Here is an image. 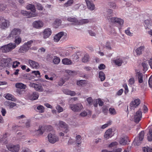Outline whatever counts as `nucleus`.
I'll return each instance as SVG.
<instances>
[{
  "label": "nucleus",
  "instance_id": "obj_13",
  "mask_svg": "<svg viewBox=\"0 0 152 152\" xmlns=\"http://www.w3.org/2000/svg\"><path fill=\"white\" fill-rule=\"evenodd\" d=\"M142 113L141 110H139L136 112L134 116V120L136 123H138L141 120L142 117Z\"/></svg>",
  "mask_w": 152,
  "mask_h": 152
},
{
  "label": "nucleus",
  "instance_id": "obj_37",
  "mask_svg": "<svg viewBox=\"0 0 152 152\" xmlns=\"http://www.w3.org/2000/svg\"><path fill=\"white\" fill-rule=\"evenodd\" d=\"M35 132L37 135H42L44 133V129L42 127L39 128L38 130H35Z\"/></svg>",
  "mask_w": 152,
  "mask_h": 152
},
{
  "label": "nucleus",
  "instance_id": "obj_42",
  "mask_svg": "<svg viewBox=\"0 0 152 152\" xmlns=\"http://www.w3.org/2000/svg\"><path fill=\"white\" fill-rule=\"evenodd\" d=\"M37 109L40 113H43L44 112V107L41 105H39L37 107Z\"/></svg>",
  "mask_w": 152,
  "mask_h": 152
},
{
  "label": "nucleus",
  "instance_id": "obj_12",
  "mask_svg": "<svg viewBox=\"0 0 152 152\" xmlns=\"http://www.w3.org/2000/svg\"><path fill=\"white\" fill-rule=\"evenodd\" d=\"M8 150L12 152H18L19 151L20 147L18 145H14L12 144H10L7 146Z\"/></svg>",
  "mask_w": 152,
  "mask_h": 152
},
{
  "label": "nucleus",
  "instance_id": "obj_56",
  "mask_svg": "<svg viewBox=\"0 0 152 152\" xmlns=\"http://www.w3.org/2000/svg\"><path fill=\"white\" fill-rule=\"evenodd\" d=\"M34 3L35 4L37 3V7L38 10H43V7L41 4L39 3H37L36 2H35V3Z\"/></svg>",
  "mask_w": 152,
  "mask_h": 152
},
{
  "label": "nucleus",
  "instance_id": "obj_10",
  "mask_svg": "<svg viewBox=\"0 0 152 152\" xmlns=\"http://www.w3.org/2000/svg\"><path fill=\"white\" fill-rule=\"evenodd\" d=\"M10 25L9 20H6L3 18L0 23V27L1 29H5L7 28Z\"/></svg>",
  "mask_w": 152,
  "mask_h": 152
},
{
  "label": "nucleus",
  "instance_id": "obj_51",
  "mask_svg": "<svg viewBox=\"0 0 152 152\" xmlns=\"http://www.w3.org/2000/svg\"><path fill=\"white\" fill-rule=\"evenodd\" d=\"M118 144V143L116 142H111L110 144L108 147L110 148H111L112 147H115Z\"/></svg>",
  "mask_w": 152,
  "mask_h": 152
},
{
  "label": "nucleus",
  "instance_id": "obj_20",
  "mask_svg": "<svg viewBox=\"0 0 152 152\" xmlns=\"http://www.w3.org/2000/svg\"><path fill=\"white\" fill-rule=\"evenodd\" d=\"M145 47L144 45L141 46L137 48L135 50L136 55L138 56L142 54L145 50Z\"/></svg>",
  "mask_w": 152,
  "mask_h": 152
},
{
  "label": "nucleus",
  "instance_id": "obj_15",
  "mask_svg": "<svg viewBox=\"0 0 152 152\" xmlns=\"http://www.w3.org/2000/svg\"><path fill=\"white\" fill-rule=\"evenodd\" d=\"M28 63L30 66L33 68L38 69L39 67V64L37 62L32 60L29 59Z\"/></svg>",
  "mask_w": 152,
  "mask_h": 152
},
{
  "label": "nucleus",
  "instance_id": "obj_30",
  "mask_svg": "<svg viewBox=\"0 0 152 152\" xmlns=\"http://www.w3.org/2000/svg\"><path fill=\"white\" fill-rule=\"evenodd\" d=\"M62 62L64 64L67 65H71L72 64L71 60L67 58H64L63 59Z\"/></svg>",
  "mask_w": 152,
  "mask_h": 152
},
{
  "label": "nucleus",
  "instance_id": "obj_11",
  "mask_svg": "<svg viewBox=\"0 0 152 152\" xmlns=\"http://www.w3.org/2000/svg\"><path fill=\"white\" fill-rule=\"evenodd\" d=\"M29 86L30 87L34 88L36 90L39 92H42L43 91L42 86L40 84L30 83Z\"/></svg>",
  "mask_w": 152,
  "mask_h": 152
},
{
  "label": "nucleus",
  "instance_id": "obj_25",
  "mask_svg": "<svg viewBox=\"0 0 152 152\" xmlns=\"http://www.w3.org/2000/svg\"><path fill=\"white\" fill-rule=\"evenodd\" d=\"M67 20L68 21L72 22L74 25H78V20L75 17H69L67 18Z\"/></svg>",
  "mask_w": 152,
  "mask_h": 152
},
{
  "label": "nucleus",
  "instance_id": "obj_18",
  "mask_svg": "<svg viewBox=\"0 0 152 152\" xmlns=\"http://www.w3.org/2000/svg\"><path fill=\"white\" fill-rule=\"evenodd\" d=\"M21 14L24 15H26L27 17H33L37 16V14L36 13L32 14L31 12H28L25 10H22Z\"/></svg>",
  "mask_w": 152,
  "mask_h": 152
},
{
  "label": "nucleus",
  "instance_id": "obj_43",
  "mask_svg": "<svg viewBox=\"0 0 152 152\" xmlns=\"http://www.w3.org/2000/svg\"><path fill=\"white\" fill-rule=\"evenodd\" d=\"M142 150L144 152H152V148L148 147H144L142 148Z\"/></svg>",
  "mask_w": 152,
  "mask_h": 152
},
{
  "label": "nucleus",
  "instance_id": "obj_24",
  "mask_svg": "<svg viewBox=\"0 0 152 152\" xmlns=\"http://www.w3.org/2000/svg\"><path fill=\"white\" fill-rule=\"evenodd\" d=\"M113 136L112 130L111 129H109L105 132L104 135L105 138L107 139L112 137Z\"/></svg>",
  "mask_w": 152,
  "mask_h": 152
},
{
  "label": "nucleus",
  "instance_id": "obj_63",
  "mask_svg": "<svg viewBox=\"0 0 152 152\" xmlns=\"http://www.w3.org/2000/svg\"><path fill=\"white\" fill-rule=\"evenodd\" d=\"M123 86L125 89L124 91L125 93L126 94L129 91L127 86L126 84H124Z\"/></svg>",
  "mask_w": 152,
  "mask_h": 152
},
{
  "label": "nucleus",
  "instance_id": "obj_50",
  "mask_svg": "<svg viewBox=\"0 0 152 152\" xmlns=\"http://www.w3.org/2000/svg\"><path fill=\"white\" fill-rule=\"evenodd\" d=\"M20 62L19 61H15L13 62L12 66L13 68H16L20 64Z\"/></svg>",
  "mask_w": 152,
  "mask_h": 152
},
{
  "label": "nucleus",
  "instance_id": "obj_35",
  "mask_svg": "<svg viewBox=\"0 0 152 152\" xmlns=\"http://www.w3.org/2000/svg\"><path fill=\"white\" fill-rule=\"evenodd\" d=\"M15 86L17 88L25 89L26 88V85L21 83H18L15 84Z\"/></svg>",
  "mask_w": 152,
  "mask_h": 152
},
{
  "label": "nucleus",
  "instance_id": "obj_55",
  "mask_svg": "<svg viewBox=\"0 0 152 152\" xmlns=\"http://www.w3.org/2000/svg\"><path fill=\"white\" fill-rule=\"evenodd\" d=\"M33 42V40H31L27 42H26L24 44H25L29 48H30L31 45V44Z\"/></svg>",
  "mask_w": 152,
  "mask_h": 152
},
{
  "label": "nucleus",
  "instance_id": "obj_6",
  "mask_svg": "<svg viewBox=\"0 0 152 152\" xmlns=\"http://www.w3.org/2000/svg\"><path fill=\"white\" fill-rule=\"evenodd\" d=\"M57 126L59 128H61L63 132L65 133H67L69 131L68 125L66 123L61 121H59V123Z\"/></svg>",
  "mask_w": 152,
  "mask_h": 152
},
{
  "label": "nucleus",
  "instance_id": "obj_40",
  "mask_svg": "<svg viewBox=\"0 0 152 152\" xmlns=\"http://www.w3.org/2000/svg\"><path fill=\"white\" fill-rule=\"evenodd\" d=\"M121 149L118 148L115 150H113L112 151H110L106 149H104L101 152H121Z\"/></svg>",
  "mask_w": 152,
  "mask_h": 152
},
{
  "label": "nucleus",
  "instance_id": "obj_9",
  "mask_svg": "<svg viewBox=\"0 0 152 152\" xmlns=\"http://www.w3.org/2000/svg\"><path fill=\"white\" fill-rule=\"evenodd\" d=\"M140 103V101L139 99H136L131 102L130 104L129 109L134 110L137 107Z\"/></svg>",
  "mask_w": 152,
  "mask_h": 152
},
{
  "label": "nucleus",
  "instance_id": "obj_28",
  "mask_svg": "<svg viewBox=\"0 0 152 152\" xmlns=\"http://www.w3.org/2000/svg\"><path fill=\"white\" fill-rule=\"evenodd\" d=\"M26 8L28 10H30L33 12L32 14L35 13L36 9L34 5L29 4L26 6Z\"/></svg>",
  "mask_w": 152,
  "mask_h": 152
},
{
  "label": "nucleus",
  "instance_id": "obj_7",
  "mask_svg": "<svg viewBox=\"0 0 152 152\" xmlns=\"http://www.w3.org/2000/svg\"><path fill=\"white\" fill-rule=\"evenodd\" d=\"M48 137V141L52 144H54L59 140L58 137L54 134H49Z\"/></svg>",
  "mask_w": 152,
  "mask_h": 152
},
{
  "label": "nucleus",
  "instance_id": "obj_54",
  "mask_svg": "<svg viewBox=\"0 0 152 152\" xmlns=\"http://www.w3.org/2000/svg\"><path fill=\"white\" fill-rule=\"evenodd\" d=\"M142 65L143 68V70L145 71H147L148 67V65L145 62H143L142 63Z\"/></svg>",
  "mask_w": 152,
  "mask_h": 152
},
{
  "label": "nucleus",
  "instance_id": "obj_44",
  "mask_svg": "<svg viewBox=\"0 0 152 152\" xmlns=\"http://www.w3.org/2000/svg\"><path fill=\"white\" fill-rule=\"evenodd\" d=\"M148 138L149 141H151L152 140V129H150L149 131Z\"/></svg>",
  "mask_w": 152,
  "mask_h": 152
},
{
  "label": "nucleus",
  "instance_id": "obj_19",
  "mask_svg": "<svg viewBox=\"0 0 152 152\" xmlns=\"http://www.w3.org/2000/svg\"><path fill=\"white\" fill-rule=\"evenodd\" d=\"M39 96L38 93L37 92H34L29 96V99L31 100H35L38 99Z\"/></svg>",
  "mask_w": 152,
  "mask_h": 152
},
{
  "label": "nucleus",
  "instance_id": "obj_2",
  "mask_svg": "<svg viewBox=\"0 0 152 152\" xmlns=\"http://www.w3.org/2000/svg\"><path fill=\"white\" fill-rule=\"evenodd\" d=\"M144 136V132L142 131L140 133L139 136L136 137L133 142V144L135 145H139L141 143Z\"/></svg>",
  "mask_w": 152,
  "mask_h": 152
},
{
  "label": "nucleus",
  "instance_id": "obj_47",
  "mask_svg": "<svg viewBox=\"0 0 152 152\" xmlns=\"http://www.w3.org/2000/svg\"><path fill=\"white\" fill-rule=\"evenodd\" d=\"M109 112L112 115H114L116 114V112L115 110L113 108H110L109 109Z\"/></svg>",
  "mask_w": 152,
  "mask_h": 152
},
{
  "label": "nucleus",
  "instance_id": "obj_26",
  "mask_svg": "<svg viewBox=\"0 0 152 152\" xmlns=\"http://www.w3.org/2000/svg\"><path fill=\"white\" fill-rule=\"evenodd\" d=\"M128 140V137L127 136L121 138L119 141V143L122 145H125L126 144Z\"/></svg>",
  "mask_w": 152,
  "mask_h": 152
},
{
  "label": "nucleus",
  "instance_id": "obj_34",
  "mask_svg": "<svg viewBox=\"0 0 152 152\" xmlns=\"http://www.w3.org/2000/svg\"><path fill=\"white\" fill-rule=\"evenodd\" d=\"M122 58H117L114 60V62L115 64L119 66H121L123 62Z\"/></svg>",
  "mask_w": 152,
  "mask_h": 152
},
{
  "label": "nucleus",
  "instance_id": "obj_61",
  "mask_svg": "<svg viewBox=\"0 0 152 152\" xmlns=\"http://www.w3.org/2000/svg\"><path fill=\"white\" fill-rule=\"evenodd\" d=\"M105 47L108 49L111 50V48L110 45V43L109 42H107L105 45Z\"/></svg>",
  "mask_w": 152,
  "mask_h": 152
},
{
  "label": "nucleus",
  "instance_id": "obj_38",
  "mask_svg": "<svg viewBox=\"0 0 152 152\" xmlns=\"http://www.w3.org/2000/svg\"><path fill=\"white\" fill-rule=\"evenodd\" d=\"M73 2L74 1L73 0H69L67 2L64 4V6L66 7L70 6L72 5Z\"/></svg>",
  "mask_w": 152,
  "mask_h": 152
},
{
  "label": "nucleus",
  "instance_id": "obj_31",
  "mask_svg": "<svg viewBox=\"0 0 152 152\" xmlns=\"http://www.w3.org/2000/svg\"><path fill=\"white\" fill-rule=\"evenodd\" d=\"M90 57L88 54H85L82 59L83 62L86 63L89 61Z\"/></svg>",
  "mask_w": 152,
  "mask_h": 152
},
{
  "label": "nucleus",
  "instance_id": "obj_39",
  "mask_svg": "<svg viewBox=\"0 0 152 152\" xmlns=\"http://www.w3.org/2000/svg\"><path fill=\"white\" fill-rule=\"evenodd\" d=\"M61 22L60 20L57 19L54 21V24L55 28H57L61 24Z\"/></svg>",
  "mask_w": 152,
  "mask_h": 152
},
{
  "label": "nucleus",
  "instance_id": "obj_32",
  "mask_svg": "<svg viewBox=\"0 0 152 152\" xmlns=\"http://www.w3.org/2000/svg\"><path fill=\"white\" fill-rule=\"evenodd\" d=\"M90 22V20L88 19H83L78 20V25H82L88 23Z\"/></svg>",
  "mask_w": 152,
  "mask_h": 152
},
{
  "label": "nucleus",
  "instance_id": "obj_41",
  "mask_svg": "<svg viewBox=\"0 0 152 152\" xmlns=\"http://www.w3.org/2000/svg\"><path fill=\"white\" fill-rule=\"evenodd\" d=\"M108 5L110 7L113 9H116L117 6L115 3L113 2H109L108 3Z\"/></svg>",
  "mask_w": 152,
  "mask_h": 152
},
{
  "label": "nucleus",
  "instance_id": "obj_52",
  "mask_svg": "<svg viewBox=\"0 0 152 152\" xmlns=\"http://www.w3.org/2000/svg\"><path fill=\"white\" fill-rule=\"evenodd\" d=\"M56 108L58 113L62 112L64 110L63 108L59 105H57Z\"/></svg>",
  "mask_w": 152,
  "mask_h": 152
},
{
  "label": "nucleus",
  "instance_id": "obj_48",
  "mask_svg": "<svg viewBox=\"0 0 152 152\" xmlns=\"http://www.w3.org/2000/svg\"><path fill=\"white\" fill-rule=\"evenodd\" d=\"M81 137L80 135H78L76 137V142L77 144H80L81 143Z\"/></svg>",
  "mask_w": 152,
  "mask_h": 152
},
{
  "label": "nucleus",
  "instance_id": "obj_53",
  "mask_svg": "<svg viewBox=\"0 0 152 152\" xmlns=\"http://www.w3.org/2000/svg\"><path fill=\"white\" fill-rule=\"evenodd\" d=\"M86 81L85 80H80L77 81V85L80 86L85 83Z\"/></svg>",
  "mask_w": 152,
  "mask_h": 152
},
{
  "label": "nucleus",
  "instance_id": "obj_57",
  "mask_svg": "<svg viewBox=\"0 0 152 152\" xmlns=\"http://www.w3.org/2000/svg\"><path fill=\"white\" fill-rule=\"evenodd\" d=\"M86 101L88 103V104L90 105H91L93 103V99L91 97L88 98L86 99Z\"/></svg>",
  "mask_w": 152,
  "mask_h": 152
},
{
  "label": "nucleus",
  "instance_id": "obj_29",
  "mask_svg": "<svg viewBox=\"0 0 152 152\" xmlns=\"http://www.w3.org/2000/svg\"><path fill=\"white\" fill-rule=\"evenodd\" d=\"M29 48L25 44L21 46L19 49V51L21 53L26 52L29 49Z\"/></svg>",
  "mask_w": 152,
  "mask_h": 152
},
{
  "label": "nucleus",
  "instance_id": "obj_62",
  "mask_svg": "<svg viewBox=\"0 0 152 152\" xmlns=\"http://www.w3.org/2000/svg\"><path fill=\"white\" fill-rule=\"evenodd\" d=\"M65 81L62 79L61 78L58 83V85L59 86H62L64 83Z\"/></svg>",
  "mask_w": 152,
  "mask_h": 152
},
{
  "label": "nucleus",
  "instance_id": "obj_22",
  "mask_svg": "<svg viewBox=\"0 0 152 152\" xmlns=\"http://www.w3.org/2000/svg\"><path fill=\"white\" fill-rule=\"evenodd\" d=\"M1 60L3 63V67H6L8 66V63L11 61L12 60L11 58H10L6 59H1Z\"/></svg>",
  "mask_w": 152,
  "mask_h": 152
},
{
  "label": "nucleus",
  "instance_id": "obj_33",
  "mask_svg": "<svg viewBox=\"0 0 152 152\" xmlns=\"http://www.w3.org/2000/svg\"><path fill=\"white\" fill-rule=\"evenodd\" d=\"M5 104L9 106L10 108H12L15 106H16L17 105L15 103L8 101L5 102Z\"/></svg>",
  "mask_w": 152,
  "mask_h": 152
},
{
  "label": "nucleus",
  "instance_id": "obj_16",
  "mask_svg": "<svg viewBox=\"0 0 152 152\" xmlns=\"http://www.w3.org/2000/svg\"><path fill=\"white\" fill-rule=\"evenodd\" d=\"M88 9L91 11H93L95 9V5L93 2L90 0H85Z\"/></svg>",
  "mask_w": 152,
  "mask_h": 152
},
{
  "label": "nucleus",
  "instance_id": "obj_8",
  "mask_svg": "<svg viewBox=\"0 0 152 152\" xmlns=\"http://www.w3.org/2000/svg\"><path fill=\"white\" fill-rule=\"evenodd\" d=\"M106 18L108 20H110L111 21L112 23H117L120 26H122L124 23V20L120 18L117 17H112L110 18V17L107 16Z\"/></svg>",
  "mask_w": 152,
  "mask_h": 152
},
{
  "label": "nucleus",
  "instance_id": "obj_21",
  "mask_svg": "<svg viewBox=\"0 0 152 152\" xmlns=\"http://www.w3.org/2000/svg\"><path fill=\"white\" fill-rule=\"evenodd\" d=\"M4 96L7 99L9 100H11L12 101H15L16 100V99L14 97V96L11 94L8 93L5 94L4 95Z\"/></svg>",
  "mask_w": 152,
  "mask_h": 152
},
{
  "label": "nucleus",
  "instance_id": "obj_45",
  "mask_svg": "<svg viewBox=\"0 0 152 152\" xmlns=\"http://www.w3.org/2000/svg\"><path fill=\"white\" fill-rule=\"evenodd\" d=\"M60 61L59 58L56 56L53 59V62L56 64H58Z\"/></svg>",
  "mask_w": 152,
  "mask_h": 152
},
{
  "label": "nucleus",
  "instance_id": "obj_5",
  "mask_svg": "<svg viewBox=\"0 0 152 152\" xmlns=\"http://www.w3.org/2000/svg\"><path fill=\"white\" fill-rule=\"evenodd\" d=\"M69 107L72 111L75 112H79L83 108L82 105L80 103L69 104Z\"/></svg>",
  "mask_w": 152,
  "mask_h": 152
},
{
  "label": "nucleus",
  "instance_id": "obj_59",
  "mask_svg": "<svg viewBox=\"0 0 152 152\" xmlns=\"http://www.w3.org/2000/svg\"><path fill=\"white\" fill-rule=\"evenodd\" d=\"M71 58L74 60H76L78 59L79 57L76 54H74L72 55L71 57Z\"/></svg>",
  "mask_w": 152,
  "mask_h": 152
},
{
  "label": "nucleus",
  "instance_id": "obj_60",
  "mask_svg": "<svg viewBox=\"0 0 152 152\" xmlns=\"http://www.w3.org/2000/svg\"><path fill=\"white\" fill-rule=\"evenodd\" d=\"M66 72L69 75H73L76 74V72L75 71L71 70H67L66 71Z\"/></svg>",
  "mask_w": 152,
  "mask_h": 152
},
{
  "label": "nucleus",
  "instance_id": "obj_27",
  "mask_svg": "<svg viewBox=\"0 0 152 152\" xmlns=\"http://www.w3.org/2000/svg\"><path fill=\"white\" fill-rule=\"evenodd\" d=\"M63 92L66 94L70 95L72 96H74L76 94V93L74 91H71L68 89L64 90Z\"/></svg>",
  "mask_w": 152,
  "mask_h": 152
},
{
  "label": "nucleus",
  "instance_id": "obj_3",
  "mask_svg": "<svg viewBox=\"0 0 152 152\" xmlns=\"http://www.w3.org/2000/svg\"><path fill=\"white\" fill-rule=\"evenodd\" d=\"M21 32L20 29L18 28H15L12 29L7 37L8 39H11L14 37H17V35L20 34Z\"/></svg>",
  "mask_w": 152,
  "mask_h": 152
},
{
  "label": "nucleus",
  "instance_id": "obj_36",
  "mask_svg": "<svg viewBox=\"0 0 152 152\" xmlns=\"http://www.w3.org/2000/svg\"><path fill=\"white\" fill-rule=\"evenodd\" d=\"M99 77L101 81H103L105 78V75L103 72L100 71L99 73Z\"/></svg>",
  "mask_w": 152,
  "mask_h": 152
},
{
  "label": "nucleus",
  "instance_id": "obj_49",
  "mask_svg": "<svg viewBox=\"0 0 152 152\" xmlns=\"http://www.w3.org/2000/svg\"><path fill=\"white\" fill-rule=\"evenodd\" d=\"M130 28H128L127 30H125V33L130 36H132L133 35V33L131 32L130 31Z\"/></svg>",
  "mask_w": 152,
  "mask_h": 152
},
{
  "label": "nucleus",
  "instance_id": "obj_1",
  "mask_svg": "<svg viewBox=\"0 0 152 152\" xmlns=\"http://www.w3.org/2000/svg\"><path fill=\"white\" fill-rule=\"evenodd\" d=\"M22 39L20 37H15V43H10L1 47L0 51L3 53H7L11 51L16 47V45H19L21 42Z\"/></svg>",
  "mask_w": 152,
  "mask_h": 152
},
{
  "label": "nucleus",
  "instance_id": "obj_17",
  "mask_svg": "<svg viewBox=\"0 0 152 152\" xmlns=\"http://www.w3.org/2000/svg\"><path fill=\"white\" fill-rule=\"evenodd\" d=\"M52 31L50 28L45 29L43 31V37L45 39L48 38L51 34Z\"/></svg>",
  "mask_w": 152,
  "mask_h": 152
},
{
  "label": "nucleus",
  "instance_id": "obj_64",
  "mask_svg": "<svg viewBox=\"0 0 152 152\" xmlns=\"http://www.w3.org/2000/svg\"><path fill=\"white\" fill-rule=\"evenodd\" d=\"M148 83L150 87H152V75L149 78Z\"/></svg>",
  "mask_w": 152,
  "mask_h": 152
},
{
  "label": "nucleus",
  "instance_id": "obj_46",
  "mask_svg": "<svg viewBox=\"0 0 152 152\" xmlns=\"http://www.w3.org/2000/svg\"><path fill=\"white\" fill-rule=\"evenodd\" d=\"M135 83V80L134 78H131L128 81L129 85L130 86L133 85Z\"/></svg>",
  "mask_w": 152,
  "mask_h": 152
},
{
  "label": "nucleus",
  "instance_id": "obj_23",
  "mask_svg": "<svg viewBox=\"0 0 152 152\" xmlns=\"http://www.w3.org/2000/svg\"><path fill=\"white\" fill-rule=\"evenodd\" d=\"M136 77L137 78L138 82L140 83H142L143 81L144 76L142 73L137 72L136 74Z\"/></svg>",
  "mask_w": 152,
  "mask_h": 152
},
{
  "label": "nucleus",
  "instance_id": "obj_14",
  "mask_svg": "<svg viewBox=\"0 0 152 152\" xmlns=\"http://www.w3.org/2000/svg\"><path fill=\"white\" fill-rule=\"evenodd\" d=\"M33 26L34 28L39 29L42 27L44 26L43 22L40 20L34 21L33 23Z\"/></svg>",
  "mask_w": 152,
  "mask_h": 152
},
{
  "label": "nucleus",
  "instance_id": "obj_4",
  "mask_svg": "<svg viewBox=\"0 0 152 152\" xmlns=\"http://www.w3.org/2000/svg\"><path fill=\"white\" fill-rule=\"evenodd\" d=\"M61 38L63 40H66L67 39L66 34L64 32H61L56 34L54 37V41L58 42Z\"/></svg>",
  "mask_w": 152,
  "mask_h": 152
},
{
  "label": "nucleus",
  "instance_id": "obj_58",
  "mask_svg": "<svg viewBox=\"0 0 152 152\" xmlns=\"http://www.w3.org/2000/svg\"><path fill=\"white\" fill-rule=\"evenodd\" d=\"M84 69L88 72H91L92 71V68L91 67L88 66H86L84 67Z\"/></svg>",
  "mask_w": 152,
  "mask_h": 152
}]
</instances>
